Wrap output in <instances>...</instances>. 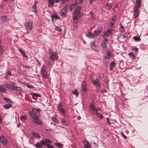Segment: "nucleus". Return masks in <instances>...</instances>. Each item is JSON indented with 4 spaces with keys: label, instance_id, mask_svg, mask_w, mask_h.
Here are the masks:
<instances>
[{
    "label": "nucleus",
    "instance_id": "56",
    "mask_svg": "<svg viewBox=\"0 0 148 148\" xmlns=\"http://www.w3.org/2000/svg\"><path fill=\"white\" fill-rule=\"evenodd\" d=\"M23 66L24 68H29L30 67L29 66L27 65H24Z\"/></svg>",
    "mask_w": 148,
    "mask_h": 148
},
{
    "label": "nucleus",
    "instance_id": "35",
    "mask_svg": "<svg viewBox=\"0 0 148 148\" xmlns=\"http://www.w3.org/2000/svg\"><path fill=\"white\" fill-rule=\"evenodd\" d=\"M119 25L120 28V31H122V32H124L125 30L124 27L121 23L119 24Z\"/></svg>",
    "mask_w": 148,
    "mask_h": 148
},
{
    "label": "nucleus",
    "instance_id": "29",
    "mask_svg": "<svg viewBox=\"0 0 148 148\" xmlns=\"http://www.w3.org/2000/svg\"><path fill=\"white\" fill-rule=\"evenodd\" d=\"M31 95L32 96V97L33 98V97H40V95L38 93H33L31 94Z\"/></svg>",
    "mask_w": 148,
    "mask_h": 148
},
{
    "label": "nucleus",
    "instance_id": "44",
    "mask_svg": "<svg viewBox=\"0 0 148 148\" xmlns=\"http://www.w3.org/2000/svg\"><path fill=\"white\" fill-rule=\"evenodd\" d=\"M90 108L93 111H95V108L91 104H90Z\"/></svg>",
    "mask_w": 148,
    "mask_h": 148
},
{
    "label": "nucleus",
    "instance_id": "30",
    "mask_svg": "<svg viewBox=\"0 0 148 148\" xmlns=\"http://www.w3.org/2000/svg\"><path fill=\"white\" fill-rule=\"evenodd\" d=\"M12 106V105L10 104H5L3 106V107L6 109H8L11 107Z\"/></svg>",
    "mask_w": 148,
    "mask_h": 148
},
{
    "label": "nucleus",
    "instance_id": "51",
    "mask_svg": "<svg viewBox=\"0 0 148 148\" xmlns=\"http://www.w3.org/2000/svg\"><path fill=\"white\" fill-rule=\"evenodd\" d=\"M96 45L95 43V40H94L92 41L91 42V46H94Z\"/></svg>",
    "mask_w": 148,
    "mask_h": 148
},
{
    "label": "nucleus",
    "instance_id": "20",
    "mask_svg": "<svg viewBox=\"0 0 148 148\" xmlns=\"http://www.w3.org/2000/svg\"><path fill=\"white\" fill-rule=\"evenodd\" d=\"M0 91L2 92H6V89L3 86L0 85Z\"/></svg>",
    "mask_w": 148,
    "mask_h": 148
},
{
    "label": "nucleus",
    "instance_id": "25",
    "mask_svg": "<svg viewBox=\"0 0 148 148\" xmlns=\"http://www.w3.org/2000/svg\"><path fill=\"white\" fill-rule=\"evenodd\" d=\"M107 9L108 10L110 9L112 7V4L111 3H107L106 4Z\"/></svg>",
    "mask_w": 148,
    "mask_h": 148
},
{
    "label": "nucleus",
    "instance_id": "57",
    "mask_svg": "<svg viewBox=\"0 0 148 148\" xmlns=\"http://www.w3.org/2000/svg\"><path fill=\"white\" fill-rule=\"evenodd\" d=\"M107 122V123H108L109 125H110L111 124V122L110 121L109 119L108 118H106Z\"/></svg>",
    "mask_w": 148,
    "mask_h": 148
},
{
    "label": "nucleus",
    "instance_id": "24",
    "mask_svg": "<svg viewBox=\"0 0 148 148\" xmlns=\"http://www.w3.org/2000/svg\"><path fill=\"white\" fill-rule=\"evenodd\" d=\"M86 36L90 38H92L95 37L94 34L90 32H88Z\"/></svg>",
    "mask_w": 148,
    "mask_h": 148
},
{
    "label": "nucleus",
    "instance_id": "34",
    "mask_svg": "<svg viewBox=\"0 0 148 148\" xmlns=\"http://www.w3.org/2000/svg\"><path fill=\"white\" fill-rule=\"evenodd\" d=\"M112 57V55L111 53L109 51L108 52L107 54L106 59H109L111 58Z\"/></svg>",
    "mask_w": 148,
    "mask_h": 148
},
{
    "label": "nucleus",
    "instance_id": "2",
    "mask_svg": "<svg viewBox=\"0 0 148 148\" xmlns=\"http://www.w3.org/2000/svg\"><path fill=\"white\" fill-rule=\"evenodd\" d=\"M49 58L53 60H56L58 59V57L56 52H53L52 50L49 49Z\"/></svg>",
    "mask_w": 148,
    "mask_h": 148
},
{
    "label": "nucleus",
    "instance_id": "46",
    "mask_svg": "<svg viewBox=\"0 0 148 148\" xmlns=\"http://www.w3.org/2000/svg\"><path fill=\"white\" fill-rule=\"evenodd\" d=\"M134 7H136V8H140L141 7V5L140 4L138 3H136V4Z\"/></svg>",
    "mask_w": 148,
    "mask_h": 148
},
{
    "label": "nucleus",
    "instance_id": "11",
    "mask_svg": "<svg viewBox=\"0 0 148 148\" xmlns=\"http://www.w3.org/2000/svg\"><path fill=\"white\" fill-rule=\"evenodd\" d=\"M133 10L134 11V18H137L139 16V14L140 13L139 10L138 8H136L135 7H134Z\"/></svg>",
    "mask_w": 148,
    "mask_h": 148
},
{
    "label": "nucleus",
    "instance_id": "52",
    "mask_svg": "<svg viewBox=\"0 0 148 148\" xmlns=\"http://www.w3.org/2000/svg\"><path fill=\"white\" fill-rule=\"evenodd\" d=\"M74 5L72 4L70 6V11H72L73 9L74 8Z\"/></svg>",
    "mask_w": 148,
    "mask_h": 148
},
{
    "label": "nucleus",
    "instance_id": "55",
    "mask_svg": "<svg viewBox=\"0 0 148 148\" xmlns=\"http://www.w3.org/2000/svg\"><path fill=\"white\" fill-rule=\"evenodd\" d=\"M6 75L11 76V71H8Z\"/></svg>",
    "mask_w": 148,
    "mask_h": 148
},
{
    "label": "nucleus",
    "instance_id": "48",
    "mask_svg": "<svg viewBox=\"0 0 148 148\" xmlns=\"http://www.w3.org/2000/svg\"><path fill=\"white\" fill-rule=\"evenodd\" d=\"M130 57L132 58H134V54L133 53H129Z\"/></svg>",
    "mask_w": 148,
    "mask_h": 148
},
{
    "label": "nucleus",
    "instance_id": "15",
    "mask_svg": "<svg viewBox=\"0 0 148 148\" xmlns=\"http://www.w3.org/2000/svg\"><path fill=\"white\" fill-rule=\"evenodd\" d=\"M83 144L85 146L86 148H90V144L87 141L85 140L83 142Z\"/></svg>",
    "mask_w": 148,
    "mask_h": 148
},
{
    "label": "nucleus",
    "instance_id": "41",
    "mask_svg": "<svg viewBox=\"0 0 148 148\" xmlns=\"http://www.w3.org/2000/svg\"><path fill=\"white\" fill-rule=\"evenodd\" d=\"M3 99L5 100V101L6 102H8L9 103H10L12 102L11 101V100L9 98H3Z\"/></svg>",
    "mask_w": 148,
    "mask_h": 148
},
{
    "label": "nucleus",
    "instance_id": "31",
    "mask_svg": "<svg viewBox=\"0 0 148 148\" xmlns=\"http://www.w3.org/2000/svg\"><path fill=\"white\" fill-rule=\"evenodd\" d=\"M93 83L94 85H95L97 86H100V83L99 82H98L97 81L95 80H94L93 81Z\"/></svg>",
    "mask_w": 148,
    "mask_h": 148
},
{
    "label": "nucleus",
    "instance_id": "40",
    "mask_svg": "<svg viewBox=\"0 0 148 148\" xmlns=\"http://www.w3.org/2000/svg\"><path fill=\"white\" fill-rule=\"evenodd\" d=\"M91 47L92 48L93 50H95V51H97V46L96 45L94 46H91Z\"/></svg>",
    "mask_w": 148,
    "mask_h": 148
},
{
    "label": "nucleus",
    "instance_id": "63",
    "mask_svg": "<svg viewBox=\"0 0 148 148\" xmlns=\"http://www.w3.org/2000/svg\"><path fill=\"white\" fill-rule=\"evenodd\" d=\"M141 2V0H136V3L140 4Z\"/></svg>",
    "mask_w": 148,
    "mask_h": 148
},
{
    "label": "nucleus",
    "instance_id": "7",
    "mask_svg": "<svg viewBox=\"0 0 148 148\" xmlns=\"http://www.w3.org/2000/svg\"><path fill=\"white\" fill-rule=\"evenodd\" d=\"M58 110L62 113L64 116H65L66 115L65 110L63 108L62 103H60L58 105Z\"/></svg>",
    "mask_w": 148,
    "mask_h": 148
},
{
    "label": "nucleus",
    "instance_id": "45",
    "mask_svg": "<svg viewBox=\"0 0 148 148\" xmlns=\"http://www.w3.org/2000/svg\"><path fill=\"white\" fill-rule=\"evenodd\" d=\"M20 119L22 120H25L27 119V117L24 116H21L20 117Z\"/></svg>",
    "mask_w": 148,
    "mask_h": 148
},
{
    "label": "nucleus",
    "instance_id": "8",
    "mask_svg": "<svg viewBox=\"0 0 148 148\" xmlns=\"http://www.w3.org/2000/svg\"><path fill=\"white\" fill-rule=\"evenodd\" d=\"M58 2V0H48V6L49 7H52L54 5L55 3H57Z\"/></svg>",
    "mask_w": 148,
    "mask_h": 148
},
{
    "label": "nucleus",
    "instance_id": "36",
    "mask_svg": "<svg viewBox=\"0 0 148 148\" xmlns=\"http://www.w3.org/2000/svg\"><path fill=\"white\" fill-rule=\"evenodd\" d=\"M62 124L65 126H66L67 125V124L66 122V121L64 118L62 119L61 121Z\"/></svg>",
    "mask_w": 148,
    "mask_h": 148
},
{
    "label": "nucleus",
    "instance_id": "21",
    "mask_svg": "<svg viewBox=\"0 0 148 148\" xmlns=\"http://www.w3.org/2000/svg\"><path fill=\"white\" fill-rule=\"evenodd\" d=\"M116 63L114 62H112L110 64V69L112 70L113 68L116 66Z\"/></svg>",
    "mask_w": 148,
    "mask_h": 148
},
{
    "label": "nucleus",
    "instance_id": "61",
    "mask_svg": "<svg viewBox=\"0 0 148 148\" xmlns=\"http://www.w3.org/2000/svg\"><path fill=\"white\" fill-rule=\"evenodd\" d=\"M47 146L48 148H54L53 145H49V144Z\"/></svg>",
    "mask_w": 148,
    "mask_h": 148
},
{
    "label": "nucleus",
    "instance_id": "14",
    "mask_svg": "<svg viewBox=\"0 0 148 148\" xmlns=\"http://www.w3.org/2000/svg\"><path fill=\"white\" fill-rule=\"evenodd\" d=\"M101 28L97 29L94 31V34L95 37L96 36L99 35L101 33Z\"/></svg>",
    "mask_w": 148,
    "mask_h": 148
},
{
    "label": "nucleus",
    "instance_id": "54",
    "mask_svg": "<svg viewBox=\"0 0 148 148\" xmlns=\"http://www.w3.org/2000/svg\"><path fill=\"white\" fill-rule=\"evenodd\" d=\"M91 143L92 144L93 143L94 146L95 147H97V145L95 142H94L93 141H92V142H91Z\"/></svg>",
    "mask_w": 148,
    "mask_h": 148
},
{
    "label": "nucleus",
    "instance_id": "33",
    "mask_svg": "<svg viewBox=\"0 0 148 148\" xmlns=\"http://www.w3.org/2000/svg\"><path fill=\"white\" fill-rule=\"evenodd\" d=\"M54 145L60 148H61L62 147V144L59 143H54Z\"/></svg>",
    "mask_w": 148,
    "mask_h": 148
},
{
    "label": "nucleus",
    "instance_id": "13",
    "mask_svg": "<svg viewBox=\"0 0 148 148\" xmlns=\"http://www.w3.org/2000/svg\"><path fill=\"white\" fill-rule=\"evenodd\" d=\"M112 30H111V29L110 28L108 29L107 31L105 32L104 35L108 36H110L112 33Z\"/></svg>",
    "mask_w": 148,
    "mask_h": 148
},
{
    "label": "nucleus",
    "instance_id": "39",
    "mask_svg": "<svg viewBox=\"0 0 148 148\" xmlns=\"http://www.w3.org/2000/svg\"><path fill=\"white\" fill-rule=\"evenodd\" d=\"M51 17L52 18V19L55 18L56 19H57L59 18V16L57 14L53 15Z\"/></svg>",
    "mask_w": 148,
    "mask_h": 148
},
{
    "label": "nucleus",
    "instance_id": "50",
    "mask_svg": "<svg viewBox=\"0 0 148 148\" xmlns=\"http://www.w3.org/2000/svg\"><path fill=\"white\" fill-rule=\"evenodd\" d=\"M102 46L103 50H105L106 49V45L104 44H102Z\"/></svg>",
    "mask_w": 148,
    "mask_h": 148
},
{
    "label": "nucleus",
    "instance_id": "47",
    "mask_svg": "<svg viewBox=\"0 0 148 148\" xmlns=\"http://www.w3.org/2000/svg\"><path fill=\"white\" fill-rule=\"evenodd\" d=\"M61 28L59 27H56L55 28V30L57 31H58L60 32L61 31Z\"/></svg>",
    "mask_w": 148,
    "mask_h": 148
},
{
    "label": "nucleus",
    "instance_id": "38",
    "mask_svg": "<svg viewBox=\"0 0 148 148\" xmlns=\"http://www.w3.org/2000/svg\"><path fill=\"white\" fill-rule=\"evenodd\" d=\"M54 60H53L51 59H50L49 58L48 60V63L49 65H50L51 64H54V63L53 62V61Z\"/></svg>",
    "mask_w": 148,
    "mask_h": 148
},
{
    "label": "nucleus",
    "instance_id": "22",
    "mask_svg": "<svg viewBox=\"0 0 148 148\" xmlns=\"http://www.w3.org/2000/svg\"><path fill=\"white\" fill-rule=\"evenodd\" d=\"M35 145L38 148H40L43 145L40 141L39 142L37 143Z\"/></svg>",
    "mask_w": 148,
    "mask_h": 148
},
{
    "label": "nucleus",
    "instance_id": "12",
    "mask_svg": "<svg viewBox=\"0 0 148 148\" xmlns=\"http://www.w3.org/2000/svg\"><path fill=\"white\" fill-rule=\"evenodd\" d=\"M13 90H15L16 92H18L20 93H21L23 91L21 88L17 86H14Z\"/></svg>",
    "mask_w": 148,
    "mask_h": 148
},
{
    "label": "nucleus",
    "instance_id": "19",
    "mask_svg": "<svg viewBox=\"0 0 148 148\" xmlns=\"http://www.w3.org/2000/svg\"><path fill=\"white\" fill-rule=\"evenodd\" d=\"M32 112L33 113L38 115L40 114V111L39 109H33Z\"/></svg>",
    "mask_w": 148,
    "mask_h": 148
},
{
    "label": "nucleus",
    "instance_id": "62",
    "mask_svg": "<svg viewBox=\"0 0 148 148\" xmlns=\"http://www.w3.org/2000/svg\"><path fill=\"white\" fill-rule=\"evenodd\" d=\"M32 8L34 9V10H36V5H34L33 6H32Z\"/></svg>",
    "mask_w": 148,
    "mask_h": 148
},
{
    "label": "nucleus",
    "instance_id": "32",
    "mask_svg": "<svg viewBox=\"0 0 148 148\" xmlns=\"http://www.w3.org/2000/svg\"><path fill=\"white\" fill-rule=\"evenodd\" d=\"M56 117L57 116L55 115L53 116V117L51 118V119L52 121L54 122L58 123V122L56 120Z\"/></svg>",
    "mask_w": 148,
    "mask_h": 148
},
{
    "label": "nucleus",
    "instance_id": "42",
    "mask_svg": "<svg viewBox=\"0 0 148 148\" xmlns=\"http://www.w3.org/2000/svg\"><path fill=\"white\" fill-rule=\"evenodd\" d=\"M133 38L134 40L136 41H139L140 40V38L139 36H134Z\"/></svg>",
    "mask_w": 148,
    "mask_h": 148
},
{
    "label": "nucleus",
    "instance_id": "1",
    "mask_svg": "<svg viewBox=\"0 0 148 148\" xmlns=\"http://www.w3.org/2000/svg\"><path fill=\"white\" fill-rule=\"evenodd\" d=\"M81 9V8L80 7H77L73 12V19L74 21V22L75 23H77L78 21L77 20L80 17L79 14Z\"/></svg>",
    "mask_w": 148,
    "mask_h": 148
},
{
    "label": "nucleus",
    "instance_id": "4",
    "mask_svg": "<svg viewBox=\"0 0 148 148\" xmlns=\"http://www.w3.org/2000/svg\"><path fill=\"white\" fill-rule=\"evenodd\" d=\"M46 70V67L44 65H43L41 68V73L42 76L45 78H46L47 77V74Z\"/></svg>",
    "mask_w": 148,
    "mask_h": 148
},
{
    "label": "nucleus",
    "instance_id": "64",
    "mask_svg": "<svg viewBox=\"0 0 148 148\" xmlns=\"http://www.w3.org/2000/svg\"><path fill=\"white\" fill-rule=\"evenodd\" d=\"M27 87L29 88H33V86L31 85H28L27 86Z\"/></svg>",
    "mask_w": 148,
    "mask_h": 148
},
{
    "label": "nucleus",
    "instance_id": "28",
    "mask_svg": "<svg viewBox=\"0 0 148 148\" xmlns=\"http://www.w3.org/2000/svg\"><path fill=\"white\" fill-rule=\"evenodd\" d=\"M77 90L75 89H74L72 91V93L75 95L77 97H78L79 95V93L77 92Z\"/></svg>",
    "mask_w": 148,
    "mask_h": 148
},
{
    "label": "nucleus",
    "instance_id": "43",
    "mask_svg": "<svg viewBox=\"0 0 148 148\" xmlns=\"http://www.w3.org/2000/svg\"><path fill=\"white\" fill-rule=\"evenodd\" d=\"M82 90L83 92H85L86 90V88L85 85L83 84L82 85Z\"/></svg>",
    "mask_w": 148,
    "mask_h": 148
},
{
    "label": "nucleus",
    "instance_id": "37",
    "mask_svg": "<svg viewBox=\"0 0 148 148\" xmlns=\"http://www.w3.org/2000/svg\"><path fill=\"white\" fill-rule=\"evenodd\" d=\"M129 35V34L128 32H126L124 34L123 36V38L124 39H126L127 38V37Z\"/></svg>",
    "mask_w": 148,
    "mask_h": 148
},
{
    "label": "nucleus",
    "instance_id": "9",
    "mask_svg": "<svg viewBox=\"0 0 148 148\" xmlns=\"http://www.w3.org/2000/svg\"><path fill=\"white\" fill-rule=\"evenodd\" d=\"M41 143L43 145H48L51 143L52 142L50 140L48 139H42L41 140Z\"/></svg>",
    "mask_w": 148,
    "mask_h": 148
},
{
    "label": "nucleus",
    "instance_id": "49",
    "mask_svg": "<svg viewBox=\"0 0 148 148\" xmlns=\"http://www.w3.org/2000/svg\"><path fill=\"white\" fill-rule=\"evenodd\" d=\"M89 14L90 15L91 17L92 18H95V16L92 11H90Z\"/></svg>",
    "mask_w": 148,
    "mask_h": 148
},
{
    "label": "nucleus",
    "instance_id": "5",
    "mask_svg": "<svg viewBox=\"0 0 148 148\" xmlns=\"http://www.w3.org/2000/svg\"><path fill=\"white\" fill-rule=\"evenodd\" d=\"M0 142L5 145H6L8 143L6 138L3 135L0 136Z\"/></svg>",
    "mask_w": 148,
    "mask_h": 148
},
{
    "label": "nucleus",
    "instance_id": "6",
    "mask_svg": "<svg viewBox=\"0 0 148 148\" xmlns=\"http://www.w3.org/2000/svg\"><path fill=\"white\" fill-rule=\"evenodd\" d=\"M116 19V17L115 15L113 16L112 18L111 22L109 23V25L110 26V27L111 29L112 30H113L114 29V27L113 25L115 23V20Z\"/></svg>",
    "mask_w": 148,
    "mask_h": 148
},
{
    "label": "nucleus",
    "instance_id": "58",
    "mask_svg": "<svg viewBox=\"0 0 148 148\" xmlns=\"http://www.w3.org/2000/svg\"><path fill=\"white\" fill-rule=\"evenodd\" d=\"M101 79V77H97V78L95 80L97 81L98 82H99Z\"/></svg>",
    "mask_w": 148,
    "mask_h": 148
},
{
    "label": "nucleus",
    "instance_id": "16",
    "mask_svg": "<svg viewBox=\"0 0 148 148\" xmlns=\"http://www.w3.org/2000/svg\"><path fill=\"white\" fill-rule=\"evenodd\" d=\"M18 51H20L21 54L25 58H27V57L25 53L24 52V51L23 50L21 49L18 48Z\"/></svg>",
    "mask_w": 148,
    "mask_h": 148
},
{
    "label": "nucleus",
    "instance_id": "17",
    "mask_svg": "<svg viewBox=\"0 0 148 148\" xmlns=\"http://www.w3.org/2000/svg\"><path fill=\"white\" fill-rule=\"evenodd\" d=\"M29 114L33 119H35L38 118V117H37V115H36L33 113L31 112H29Z\"/></svg>",
    "mask_w": 148,
    "mask_h": 148
},
{
    "label": "nucleus",
    "instance_id": "18",
    "mask_svg": "<svg viewBox=\"0 0 148 148\" xmlns=\"http://www.w3.org/2000/svg\"><path fill=\"white\" fill-rule=\"evenodd\" d=\"M4 85H5L8 88L12 90H13V88L14 86H12V85L9 84L8 83H6L5 84H4Z\"/></svg>",
    "mask_w": 148,
    "mask_h": 148
},
{
    "label": "nucleus",
    "instance_id": "60",
    "mask_svg": "<svg viewBox=\"0 0 148 148\" xmlns=\"http://www.w3.org/2000/svg\"><path fill=\"white\" fill-rule=\"evenodd\" d=\"M100 111V109L99 108H98L97 109H95V112H98L99 111Z\"/></svg>",
    "mask_w": 148,
    "mask_h": 148
},
{
    "label": "nucleus",
    "instance_id": "3",
    "mask_svg": "<svg viewBox=\"0 0 148 148\" xmlns=\"http://www.w3.org/2000/svg\"><path fill=\"white\" fill-rule=\"evenodd\" d=\"M69 8V6L68 5H66L64 7L62 8L60 11V15L63 17H65L66 14Z\"/></svg>",
    "mask_w": 148,
    "mask_h": 148
},
{
    "label": "nucleus",
    "instance_id": "23",
    "mask_svg": "<svg viewBox=\"0 0 148 148\" xmlns=\"http://www.w3.org/2000/svg\"><path fill=\"white\" fill-rule=\"evenodd\" d=\"M96 113V115L97 116L99 117V119H102L103 118V115L99 113L98 112H93V114Z\"/></svg>",
    "mask_w": 148,
    "mask_h": 148
},
{
    "label": "nucleus",
    "instance_id": "27",
    "mask_svg": "<svg viewBox=\"0 0 148 148\" xmlns=\"http://www.w3.org/2000/svg\"><path fill=\"white\" fill-rule=\"evenodd\" d=\"M32 134L35 137L40 138V136L36 132H33L32 133Z\"/></svg>",
    "mask_w": 148,
    "mask_h": 148
},
{
    "label": "nucleus",
    "instance_id": "59",
    "mask_svg": "<svg viewBox=\"0 0 148 148\" xmlns=\"http://www.w3.org/2000/svg\"><path fill=\"white\" fill-rule=\"evenodd\" d=\"M108 42V40H104L103 42L102 43V44L106 45V44Z\"/></svg>",
    "mask_w": 148,
    "mask_h": 148
},
{
    "label": "nucleus",
    "instance_id": "26",
    "mask_svg": "<svg viewBox=\"0 0 148 148\" xmlns=\"http://www.w3.org/2000/svg\"><path fill=\"white\" fill-rule=\"evenodd\" d=\"M34 121V122L37 123L39 125H41L42 123L41 121L38 120V118L36 119H35V120Z\"/></svg>",
    "mask_w": 148,
    "mask_h": 148
},
{
    "label": "nucleus",
    "instance_id": "10",
    "mask_svg": "<svg viewBox=\"0 0 148 148\" xmlns=\"http://www.w3.org/2000/svg\"><path fill=\"white\" fill-rule=\"evenodd\" d=\"M32 22L29 21L25 23V25L26 28L28 30H31L32 29Z\"/></svg>",
    "mask_w": 148,
    "mask_h": 148
},
{
    "label": "nucleus",
    "instance_id": "53",
    "mask_svg": "<svg viewBox=\"0 0 148 148\" xmlns=\"http://www.w3.org/2000/svg\"><path fill=\"white\" fill-rule=\"evenodd\" d=\"M121 134L122 136V137L123 138H124L125 139H126L127 138L126 136H125V135L124 134H123V132H122L121 133Z\"/></svg>",
    "mask_w": 148,
    "mask_h": 148
}]
</instances>
